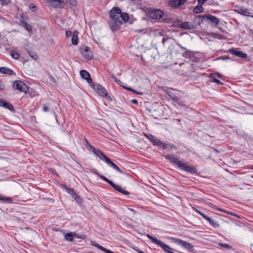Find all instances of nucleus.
Masks as SVG:
<instances>
[{"label": "nucleus", "instance_id": "f257e3e1", "mask_svg": "<svg viewBox=\"0 0 253 253\" xmlns=\"http://www.w3.org/2000/svg\"><path fill=\"white\" fill-rule=\"evenodd\" d=\"M165 158L169 160L171 163L176 165L179 169L191 173H195L197 172V169L195 167L188 166L187 164L182 161L179 160L173 155H167L165 156Z\"/></svg>", "mask_w": 253, "mask_h": 253}, {"label": "nucleus", "instance_id": "f03ea898", "mask_svg": "<svg viewBox=\"0 0 253 253\" xmlns=\"http://www.w3.org/2000/svg\"><path fill=\"white\" fill-rule=\"evenodd\" d=\"M110 18L115 22L119 24L125 23L128 20V15L121 12L119 7H114L110 11Z\"/></svg>", "mask_w": 253, "mask_h": 253}, {"label": "nucleus", "instance_id": "7ed1b4c3", "mask_svg": "<svg viewBox=\"0 0 253 253\" xmlns=\"http://www.w3.org/2000/svg\"><path fill=\"white\" fill-rule=\"evenodd\" d=\"M147 237L151 241L152 243L154 244H155L161 248H162L164 250V251L167 253H174L171 251L173 250V249H172L171 247H170L168 245L164 243L163 242H162L161 240H159L157 239L154 238V237L152 236L151 235L149 234H147Z\"/></svg>", "mask_w": 253, "mask_h": 253}, {"label": "nucleus", "instance_id": "20e7f679", "mask_svg": "<svg viewBox=\"0 0 253 253\" xmlns=\"http://www.w3.org/2000/svg\"><path fill=\"white\" fill-rule=\"evenodd\" d=\"M147 237L151 241L152 243L154 244H155L161 248H162L164 250V251L167 253H174L171 251L173 250V249H172L171 247H170L168 245L164 243L163 242H162L161 240H159L157 239L154 238V237L152 236L151 235L149 234H147Z\"/></svg>", "mask_w": 253, "mask_h": 253}, {"label": "nucleus", "instance_id": "39448f33", "mask_svg": "<svg viewBox=\"0 0 253 253\" xmlns=\"http://www.w3.org/2000/svg\"><path fill=\"white\" fill-rule=\"evenodd\" d=\"M13 87L14 89L18 90L21 92L27 93L28 91V85L22 81H16L13 83Z\"/></svg>", "mask_w": 253, "mask_h": 253}, {"label": "nucleus", "instance_id": "423d86ee", "mask_svg": "<svg viewBox=\"0 0 253 253\" xmlns=\"http://www.w3.org/2000/svg\"><path fill=\"white\" fill-rule=\"evenodd\" d=\"M90 86L96 91L98 95L104 97L107 96L108 92L107 90L101 84L93 83Z\"/></svg>", "mask_w": 253, "mask_h": 253}, {"label": "nucleus", "instance_id": "0eeeda50", "mask_svg": "<svg viewBox=\"0 0 253 253\" xmlns=\"http://www.w3.org/2000/svg\"><path fill=\"white\" fill-rule=\"evenodd\" d=\"M53 1H57L59 7L65 6L72 8L76 6L77 4L76 0H55Z\"/></svg>", "mask_w": 253, "mask_h": 253}, {"label": "nucleus", "instance_id": "6e6552de", "mask_svg": "<svg viewBox=\"0 0 253 253\" xmlns=\"http://www.w3.org/2000/svg\"><path fill=\"white\" fill-rule=\"evenodd\" d=\"M90 150L98 157H99L101 160H104L106 162L109 161V158L107 157L104 153L102 152L99 149H96L93 146L89 145H88Z\"/></svg>", "mask_w": 253, "mask_h": 253}, {"label": "nucleus", "instance_id": "1a4fd4ad", "mask_svg": "<svg viewBox=\"0 0 253 253\" xmlns=\"http://www.w3.org/2000/svg\"><path fill=\"white\" fill-rule=\"evenodd\" d=\"M171 239L174 243L180 245L186 249H188L190 251H192L194 249L193 246H192L190 243L186 241L174 238H172Z\"/></svg>", "mask_w": 253, "mask_h": 253}, {"label": "nucleus", "instance_id": "9d476101", "mask_svg": "<svg viewBox=\"0 0 253 253\" xmlns=\"http://www.w3.org/2000/svg\"><path fill=\"white\" fill-rule=\"evenodd\" d=\"M145 135L154 145L163 147L164 148H167V144L162 142L158 139L156 138L155 136L150 134Z\"/></svg>", "mask_w": 253, "mask_h": 253}, {"label": "nucleus", "instance_id": "9b49d317", "mask_svg": "<svg viewBox=\"0 0 253 253\" xmlns=\"http://www.w3.org/2000/svg\"><path fill=\"white\" fill-rule=\"evenodd\" d=\"M150 17L152 19H159L164 16V12L159 9H152L149 13Z\"/></svg>", "mask_w": 253, "mask_h": 253}, {"label": "nucleus", "instance_id": "f8f14e48", "mask_svg": "<svg viewBox=\"0 0 253 253\" xmlns=\"http://www.w3.org/2000/svg\"><path fill=\"white\" fill-rule=\"evenodd\" d=\"M82 55L86 59L90 60L93 57V53L91 51L89 50V48L87 46H84L81 48Z\"/></svg>", "mask_w": 253, "mask_h": 253}, {"label": "nucleus", "instance_id": "ddd939ff", "mask_svg": "<svg viewBox=\"0 0 253 253\" xmlns=\"http://www.w3.org/2000/svg\"><path fill=\"white\" fill-rule=\"evenodd\" d=\"M187 0H169V4L173 8H179L184 4Z\"/></svg>", "mask_w": 253, "mask_h": 253}, {"label": "nucleus", "instance_id": "4468645a", "mask_svg": "<svg viewBox=\"0 0 253 253\" xmlns=\"http://www.w3.org/2000/svg\"><path fill=\"white\" fill-rule=\"evenodd\" d=\"M229 52L233 55H234L236 56L245 59L247 58V54L242 51L238 50L235 48H232L229 49Z\"/></svg>", "mask_w": 253, "mask_h": 253}, {"label": "nucleus", "instance_id": "2eb2a0df", "mask_svg": "<svg viewBox=\"0 0 253 253\" xmlns=\"http://www.w3.org/2000/svg\"><path fill=\"white\" fill-rule=\"evenodd\" d=\"M197 212H198L200 215H201L203 218H204L205 219L208 220L210 223L214 228H217L219 226V224L214 220L211 219L209 216H207L206 214H204L203 213L200 212V211L198 210H196Z\"/></svg>", "mask_w": 253, "mask_h": 253}, {"label": "nucleus", "instance_id": "dca6fc26", "mask_svg": "<svg viewBox=\"0 0 253 253\" xmlns=\"http://www.w3.org/2000/svg\"><path fill=\"white\" fill-rule=\"evenodd\" d=\"M80 75L82 78L87 81L88 83H91L92 79L90 78V74L86 70H82L80 71Z\"/></svg>", "mask_w": 253, "mask_h": 253}, {"label": "nucleus", "instance_id": "f3484780", "mask_svg": "<svg viewBox=\"0 0 253 253\" xmlns=\"http://www.w3.org/2000/svg\"><path fill=\"white\" fill-rule=\"evenodd\" d=\"M110 185L116 190L124 195H128L129 194V193L128 191L124 190L123 188H122L121 186L117 185L114 183L113 182L111 183Z\"/></svg>", "mask_w": 253, "mask_h": 253}, {"label": "nucleus", "instance_id": "a211bd4d", "mask_svg": "<svg viewBox=\"0 0 253 253\" xmlns=\"http://www.w3.org/2000/svg\"><path fill=\"white\" fill-rule=\"evenodd\" d=\"M64 187L65 189V190H66V191L69 194L71 195L72 196L73 198H74L76 200H77V199L80 198V197L78 195V194L76 193H75V192L73 189L68 188L65 185L64 186Z\"/></svg>", "mask_w": 253, "mask_h": 253}, {"label": "nucleus", "instance_id": "6ab92c4d", "mask_svg": "<svg viewBox=\"0 0 253 253\" xmlns=\"http://www.w3.org/2000/svg\"><path fill=\"white\" fill-rule=\"evenodd\" d=\"M0 73L3 74H7L9 75H11L12 74L15 75V73H13V71L7 67H1L0 68Z\"/></svg>", "mask_w": 253, "mask_h": 253}, {"label": "nucleus", "instance_id": "aec40b11", "mask_svg": "<svg viewBox=\"0 0 253 253\" xmlns=\"http://www.w3.org/2000/svg\"><path fill=\"white\" fill-rule=\"evenodd\" d=\"M179 27L184 29L190 30L193 29L194 26L189 22H184L180 24Z\"/></svg>", "mask_w": 253, "mask_h": 253}, {"label": "nucleus", "instance_id": "412c9836", "mask_svg": "<svg viewBox=\"0 0 253 253\" xmlns=\"http://www.w3.org/2000/svg\"><path fill=\"white\" fill-rule=\"evenodd\" d=\"M207 18L208 20H210L211 22L215 24V25H217L219 24V21L218 19L213 15H208L207 16Z\"/></svg>", "mask_w": 253, "mask_h": 253}, {"label": "nucleus", "instance_id": "4be33fe9", "mask_svg": "<svg viewBox=\"0 0 253 253\" xmlns=\"http://www.w3.org/2000/svg\"><path fill=\"white\" fill-rule=\"evenodd\" d=\"M238 12L243 15L253 16L251 15L252 12H250V10L247 8H240L238 10Z\"/></svg>", "mask_w": 253, "mask_h": 253}, {"label": "nucleus", "instance_id": "5701e85b", "mask_svg": "<svg viewBox=\"0 0 253 253\" xmlns=\"http://www.w3.org/2000/svg\"><path fill=\"white\" fill-rule=\"evenodd\" d=\"M0 106L4 107V108L9 109L11 111H14V109L13 106L10 103L5 102L4 101H2V103Z\"/></svg>", "mask_w": 253, "mask_h": 253}, {"label": "nucleus", "instance_id": "b1692460", "mask_svg": "<svg viewBox=\"0 0 253 253\" xmlns=\"http://www.w3.org/2000/svg\"><path fill=\"white\" fill-rule=\"evenodd\" d=\"M109 161H107L106 163L111 166L113 168H114L115 169L117 170L120 173H123L122 171L120 169V168L113 162H112L111 160L109 159L108 160Z\"/></svg>", "mask_w": 253, "mask_h": 253}, {"label": "nucleus", "instance_id": "393cba45", "mask_svg": "<svg viewBox=\"0 0 253 253\" xmlns=\"http://www.w3.org/2000/svg\"><path fill=\"white\" fill-rule=\"evenodd\" d=\"M109 161H107L106 163L111 166L113 168H114L115 169L117 170L120 173H123L122 171L120 169V168L113 162H112L111 160L109 159L108 160Z\"/></svg>", "mask_w": 253, "mask_h": 253}, {"label": "nucleus", "instance_id": "a878e982", "mask_svg": "<svg viewBox=\"0 0 253 253\" xmlns=\"http://www.w3.org/2000/svg\"><path fill=\"white\" fill-rule=\"evenodd\" d=\"M78 34V32L75 31L73 33V36L72 37V39H71L72 43L74 45H76L78 43V38L77 37Z\"/></svg>", "mask_w": 253, "mask_h": 253}, {"label": "nucleus", "instance_id": "bb28decb", "mask_svg": "<svg viewBox=\"0 0 253 253\" xmlns=\"http://www.w3.org/2000/svg\"><path fill=\"white\" fill-rule=\"evenodd\" d=\"M74 237V233H68L65 234V239L66 241L72 242Z\"/></svg>", "mask_w": 253, "mask_h": 253}, {"label": "nucleus", "instance_id": "cd10ccee", "mask_svg": "<svg viewBox=\"0 0 253 253\" xmlns=\"http://www.w3.org/2000/svg\"><path fill=\"white\" fill-rule=\"evenodd\" d=\"M194 12L195 13H200L203 11V7L201 5H198L195 6L193 9Z\"/></svg>", "mask_w": 253, "mask_h": 253}, {"label": "nucleus", "instance_id": "c85d7f7f", "mask_svg": "<svg viewBox=\"0 0 253 253\" xmlns=\"http://www.w3.org/2000/svg\"><path fill=\"white\" fill-rule=\"evenodd\" d=\"M167 94L173 100L177 101L179 100L178 97H177L173 93L170 91H168Z\"/></svg>", "mask_w": 253, "mask_h": 253}, {"label": "nucleus", "instance_id": "c756f323", "mask_svg": "<svg viewBox=\"0 0 253 253\" xmlns=\"http://www.w3.org/2000/svg\"><path fill=\"white\" fill-rule=\"evenodd\" d=\"M10 55L13 58L15 59H18L20 57L19 54L14 50H12L10 52Z\"/></svg>", "mask_w": 253, "mask_h": 253}, {"label": "nucleus", "instance_id": "7c9ffc66", "mask_svg": "<svg viewBox=\"0 0 253 253\" xmlns=\"http://www.w3.org/2000/svg\"><path fill=\"white\" fill-rule=\"evenodd\" d=\"M109 25H110V28L111 29V30L112 31H117L118 29V26H119V25L117 23H110L109 24Z\"/></svg>", "mask_w": 253, "mask_h": 253}, {"label": "nucleus", "instance_id": "2f4dec72", "mask_svg": "<svg viewBox=\"0 0 253 253\" xmlns=\"http://www.w3.org/2000/svg\"><path fill=\"white\" fill-rule=\"evenodd\" d=\"M0 200L4 201L7 202L11 203L12 201V199L9 197H4L0 194Z\"/></svg>", "mask_w": 253, "mask_h": 253}, {"label": "nucleus", "instance_id": "473e14b6", "mask_svg": "<svg viewBox=\"0 0 253 253\" xmlns=\"http://www.w3.org/2000/svg\"><path fill=\"white\" fill-rule=\"evenodd\" d=\"M111 77L113 79L116 84H121V82L119 80L117 79L114 75H111Z\"/></svg>", "mask_w": 253, "mask_h": 253}, {"label": "nucleus", "instance_id": "72a5a7b5", "mask_svg": "<svg viewBox=\"0 0 253 253\" xmlns=\"http://www.w3.org/2000/svg\"><path fill=\"white\" fill-rule=\"evenodd\" d=\"M74 237H76L78 239H84L85 236L84 235H78L76 233H74Z\"/></svg>", "mask_w": 253, "mask_h": 253}, {"label": "nucleus", "instance_id": "f704fd0d", "mask_svg": "<svg viewBox=\"0 0 253 253\" xmlns=\"http://www.w3.org/2000/svg\"><path fill=\"white\" fill-rule=\"evenodd\" d=\"M100 177L103 179V180H104L105 181L107 182V183H108L110 185L111 184V183L112 182V181L109 180L107 178H106V177H105L104 176H103V175H101L100 176Z\"/></svg>", "mask_w": 253, "mask_h": 253}, {"label": "nucleus", "instance_id": "c9c22d12", "mask_svg": "<svg viewBox=\"0 0 253 253\" xmlns=\"http://www.w3.org/2000/svg\"><path fill=\"white\" fill-rule=\"evenodd\" d=\"M219 246L227 249H229L231 248V247L227 244L219 243Z\"/></svg>", "mask_w": 253, "mask_h": 253}, {"label": "nucleus", "instance_id": "e433bc0d", "mask_svg": "<svg viewBox=\"0 0 253 253\" xmlns=\"http://www.w3.org/2000/svg\"><path fill=\"white\" fill-rule=\"evenodd\" d=\"M2 5H6L10 2V0H0Z\"/></svg>", "mask_w": 253, "mask_h": 253}, {"label": "nucleus", "instance_id": "4c0bfd02", "mask_svg": "<svg viewBox=\"0 0 253 253\" xmlns=\"http://www.w3.org/2000/svg\"><path fill=\"white\" fill-rule=\"evenodd\" d=\"M212 80H213V82H214V83H216V84H223V83H222L221 82H220V81L219 80H218V79H215V78H212Z\"/></svg>", "mask_w": 253, "mask_h": 253}, {"label": "nucleus", "instance_id": "58836bf2", "mask_svg": "<svg viewBox=\"0 0 253 253\" xmlns=\"http://www.w3.org/2000/svg\"><path fill=\"white\" fill-rule=\"evenodd\" d=\"M73 33L70 31H67L66 32V36L68 37H72Z\"/></svg>", "mask_w": 253, "mask_h": 253}, {"label": "nucleus", "instance_id": "ea45409f", "mask_svg": "<svg viewBox=\"0 0 253 253\" xmlns=\"http://www.w3.org/2000/svg\"><path fill=\"white\" fill-rule=\"evenodd\" d=\"M49 79L50 81H51L54 83H56V82L55 78L51 75L49 76Z\"/></svg>", "mask_w": 253, "mask_h": 253}, {"label": "nucleus", "instance_id": "a19ab883", "mask_svg": "<svg viewBox=\"0 0 253 253\" xmlns=\"http://www.w3.org/2000/svg\"><path fill=\"white\" fill-rule=\"evenodd\" d=\"M207 1V0H198V4L202 5Z\"/></svg>", "mask_w": 253, "mask_h": 253}, {"label": "nucleus", "instance_id": "79ce46f5", "mask_svg": "<svg viewBox=\"0 0 253 253\" xmlns=\"http://www.w3.org/2000/svg\"><path fill=\"white\" fill-rule=\"evenodd\" d=\"M25 28L27 30H28V31L31 30V27L30 25H28L26 22L25 23Z\"/></svg>", "mask_w": 253, "mask_h": 253}, {"label": "nucleus", "instance_id": "37998d69", "mask_svg": "<svg viewBox=\"0 0 253 253\" xmlns=\"http://www.w3.org/2000/svg\"><path fill=\"white\" fill-rule=\"evenodd\" d=\"M169 38V37H164L162 39V42L163 45L165 44V43L167 41H168Z\"/></svg>", "mask_w": 253, "mask_h": 253}, {"label": "nucleus", "instance_id": "c03bdc74", "mask_svg": "<svg viewBox=\"0 0 253 253\" xmlns=\"http://www.w3.org/2000/svg\"><path fill=\"white\" fill-rule=\"evenodd\" d=\"M123 87L124 88H125L127 90H130V91H132V92H134V93H137V92L135 90H134V89H131V88H126V87H125V86H123Z\"/></svg>", "mask_w": 253, "mask_h": 253}, {"label": "nucleus", "instance_id": "a18cd8bd", "mask_svg": "<svg viewBox=\"0 0 253 253\" xmlns=\"http://www.w3.org/2000/svg\"><path fill=\"white\" fill-rule=\"evenodd\" d=\"M128 211H130V213H131V214H132L133 215H134V214H135V211H134V210L131 209H128Z\"/></svg>", "mask_w": 253, "mask_h": 253}, {"label": "nucleus", "instance_id": "49530a36", "mask_svg": "<svg viewBox=\"0 0 253 253\" xmlns=\"http://www.w3.org/2000/svg\"><path fill=\"white\" fill-rule=\"evenodd\" d=\"M42 110L44 112H47L48 110V108L46 106L44 105L42 107Z\"/></svg>", "mask_w": 253, "mask_h": 253}, {"label": "nucleus", "instance_id": "de8ad7c7", "mask_svg": "<svg viewBox=\"0 0 253 253\" xmlns=\"http://www.w3.org/2000/svg\"><path fill=\"white\" fill-rule=\"evenodd\" d=\"M29 54L32 58H34V59H36L37 58V56L36 55H33L30 52H29Z\"/></svg>", "mask_w": 253, "mask_h": 253}, {"label": "nucleus", "instance_id": "09e8293b", "mask_svg": "<svg viewBox=\"0 0 253 253\" xmlns=\"http://www.w3.org/2000/svg\"><path fill=\"white\" fill-rule=\"evenodd\" d=\"M131 102L132 103H133V104H137V103H138V102H137V100H136V99H132V100H131Z\"/></svg>", "mask_w": 253, "mask_h": 253}, {"label": "nucleus", "instance_id": "8fccbe9b", "mask_svg": "<svg viewBox=\"0 0 253 253\" xmlns=\"http://www.w3.org/2000/svg\"><path fill=\"white\" fill-rule=\"evenodd\" d=\"M3 89V85L1 83V82L0 81V90H2Z\"/></svg>", "mask_w": 253, "mask_h": 253}, {"label": "nucleus", "instance_id": "3c124183", "mask_svg": "<svg viewBox=\"0 0 253 253\" xmlns=\"http://www.w3.org/2000/svg\"><path fill=\"white\" fill-rule=\"evenodd\" d=\"M170 146L171 148L176 149V147L174 145H173V144L170 145Z\"/></svg>", "mask_w": 253, "mask_h": 253}, {"label": "nucleus", "instance_id": "603ef678", "mask_svg": "<svg viewBox=\"0 0 253 253\" xmlns=\"http://www.w3.org/2000/svg\"><path fill=\"white\" fill-rule=\"evenodd\" d=\"M143 30H137V31L138 32V33H140L142 31H143Z\"/></svg>", "mask_w": 253, "mask_h": 253}, {"label": "nucleus", "instance_id": "864d4df0", "mask_svg": "<svg viewBox=\"0 0 253 253\" xmlns=\"http://www.w3.org/2000/svg\"><path fill=\"white\" fill-rule=\"evenodd\" d=\"M2 100L0 99V106L1 105V104L2 103Z\"/></svg>", "mask_w": 253, "mask_h": 253}, {"label": "nucleus", "instance_id": "5fc2aeb1", "mask_svg": "<svg viewBox=\"0 0 253 253\" xmlns=\"http://www.w3.org/2000/svg\"><path fill=\"white\" fill-rule=\"evenodd\" d=\"M217 210L218 211H223V210L222 209H219V208L217 209Z\"/></svg>", "mask_w": 253, "mask_h": 253}, {"label": "nucleus", "instance_id": "6e6d98bb", "mask_svg": "<svg viewBox=\"0 0 253 253\" xmlns=\"http://www.w3.org/2000/svg\"><path fill=\"white\" fill-rule=\"evenodd\" d=\"M220 76H221L220 75H218V78H220Z\"/></svg>", "mask_w": 253, "mask_h": 253}]
</instances>
